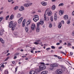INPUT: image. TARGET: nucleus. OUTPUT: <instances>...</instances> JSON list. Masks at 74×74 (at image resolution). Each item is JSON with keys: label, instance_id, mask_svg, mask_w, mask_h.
I'll list each match as a JSON object with an SVG mask.
<instances>
[{"label": "nucleus", "instance_id": "4c0bfd02", "mask_svg": "<svg viewBox=\"0 0 74 74\" xmlns=\"http://www.w3.org/2000/svg\"><path fill=\"white\" fill-rule=\"evenodd\" d=\"M20 8H21V10H25L24 7L22 6H21V7H20Z\"/></svg>", "mask_w": 74, "mask_h": 74}, {"label": "nucleus", "instance_id": "4468645a", "mask_svg": "<svg viewBox=\"0 0 74 74\" xmlns=\"http://www.w3.org/2000/svg\"><path fill=\"white\" fill-rule=\"evenodd\" d=\"M25 30L26 32H28L29 31V28L28 27H25Z\"/></svg>", "mask_w": 74, "mask_h": 74}, {"label": "nucleus", "instance_id": "a18cd8bd", "mask_svg": "<svg viewBox=\"0 0 74 74\" xmlns=\"http://www.w3.org/2000/svg\"><path fill=\"white\" fill-rule=\"evenodd\" d=\"M61 53H63V54H64V55H66V53L63 51H61Z\"/></svg>", "mask_w": 74, "mask_h": 74}, {"label": "nucleus", "instance_id": "dca6fc26", "mask_svg": "<svg viewBox=\"0 0 74 74\" xmlns=\"http://www.w3.org/2000/svg\"><path fill=\"white\" fill-rule=\"evenodd\" d=\"M40 23L41 25H44V21H42L41 20H40Z\"/></svg>", "mask_w": 74, "mask_h": 74}, {"label": "nucleus", "instance_id": "8fccbe9b", "mask_svg": "<svg viewBox=\"0 0 74 74\" xmlns=\"http://www.w3.org/2000/svg\"><path fill=\"white\" fill-rule=\"evenodd\" d=\"M17 69H18V67L17 66L15 68V73L16 72V71H17Z\"/></svg>", "mask_w": 74, "mask_h": 74}, {"label": "nucleus", "instance_id": "680f3d73", "mask_svg": "<svg viewBox=\"0 0 74 74\" xmlns=\"http://www.w3.org/2000/svg\"><path fill=\"white\" fill-rule=\"evenodd\" d=\"M70 45H71V44L70 43H68V46H70Z\"/></svg>", "mask_w": 74, "mask_h": 74}, {"label": "nucleus", "instance_id": "7c9ffc66", "mask_svg": "<svg viewBox=\"0 0 74 74\" xmlns=\"http://www.w3.org/2000/svg\"><path fill=\"white\" fill-rule=\"evenodd\" d=\"M61 70H62V72L63 71H65V68H62Z\"/></svg>", "mask_w": 74, "mask_h": 74}, {"label": "nucleus", "instance_id": "58836bf2", "mask_svg": "<svg viewBox=\"0 0 74 74\" xmlns=\"http://www.w3.org/2000/svg\"><path fill=\"white\" fill-rule=\"evenodd\" d=\"M67 23L68 25H70V21H67Z\"/></svg>", "mask_w": 74, "mask_h": 74}, {"label": "nucleus", "instance_id": "c85d7f7f", "mask_svg": "<svg viewBox=\"0 0 74 74\" xmlns=\"http://www.w3.org/2000/svg\"><path fill=\"white\" fill-rule=\"evenodd\" d=\"M64 5V3H61L60 4H59V6H63Z\"/></svg>", "mask_w": 74, "mask_h": 74}, {"label": "nucleus", "instance_id": "72a5a7b5", "mask_svg": "<svg viewBox=\"0 0 74 74\" xmlns=\"http://www.w3.org/2000/svg\"><path fill=\"white\" fill-rule=\"evenodd\" d=\"M9 18V15H8L6 17L5 19L6 20H8V19Z\"/></svg>", "mask_w": 74, "mask_h": 74}, {"label": "nucleus", "instance_id": "a878e982", "mask_svg": "<svg viewBox=\"0 0 74 74\" xmlns=\"http://www.w3.org/2000/svg\"><path fill=\"white\" fill-rule=\"evenodd\" d=\"M18 8H19V7L18 6H16L14 8V10H18Z\"/></svg>", "mask_w": 74, "mask_h": 74}, {"label": "nucleus", "instance_id": "0e129e2a", "mask_svg": "<svg viewBox=\"0 0 74 74\" xmlns=\"http://www.w3.org/2000/svg\"><path fill=\"white\" fill-rule=\"evenodd\" d=\"M61 22L63 24H64V21H62Z\"/></svg>", "mask_w": 74, "mask_h": 74}, {"label": "nucleus", "instance_id": "bf43d9fd", "mask_svg": "<svg viewBox=\"0 0 74 74\" xmlns=\"http://www.w3.org/2000/svg\"><path fill=\"white\" fill-rule=\"evenodd\" d=\"M70 54L71 55H73V53L72 52H70Z\"/></svg>", "mask_w": 74, "mask_h": 74}, {"label": "nucleus", "instance_id": "3c124183", "mask_svg": "<svg viewBox=\"0 0 74 74\" xmlns=\"http://www.w3.org/2000/svg\"><path fill=\"white\" fill-rule=\"evenodd\" d=\"M12 27V30H14V29H15V28H14V27Z\"/></svg>", "mask_w": 74, "mask_h": 74}, {"label": "nucleus", "instance_id": "37998d69", "mask_svg": "<svg viewBox=\"0 0 74 74\" xmlns=\"http://www.w3.org/2000/svg\"><path fill=\"white\" fill-rule=\"evenodd\" d=\"M71 69H72V68H71V67L69 66L68 68V70H71Z\"/></svg>", "mask_w": 74, "mask_h": 74}, {"label": "nucleus", "instance_id": "338daca9", "mask_svg": "<svg viewBox=\"0 0 74 74\" xmlns=\"http://www.w3.org/2000/svg\"><path fill=\"white\" fill-rule=\"evenodd\" d=\"M62 48V47H58V49H61Z\"/></svg>", "mask_w": 74, "mask_h": 74}, {"label": "nucleus", "instance_id": "052dcab7", "mask_svg": "<svg viewBox=\"0 0 74 74\" xmlns=\"http://www.w3.org/2000/svg\"><path fill=\"white\" fill-rule=\"evenodd\" d=\"M57 0H51V1L53 2H54L55 1H56Z\"/></svg>", "mask_w": 74, "mask_h": 74}, {"label": "nucleus", "instance_id": "f257e3e1", "mask_svg": "<svg viewBox=\"0 0 74 74\" xmlns=\"http://www.w3.org/2000/svg\"><path fill=\"white\" fill-rule=\"evenodd\" d=\"M40 66H39V69H36L35 72L37 73H39V72L41 71L45 70V69H46V66L45 65H44V63L42 62L40 63Z\"/></svg>", "mask_w": 74, "mask_h": 74}, {"label": "nucleus", "instance_id": "774afa93", "mask_svg": "<svg viewBox=\"0 0 74 74\" xmlns=\"http://www.w3.org/2000/svg\"><path fill=\"white\" fill-rule=\"evenodd\" d=\"M16 58H17V57H16V56H14V59H15Z\"/></svg>", "mask_w": 74, "mask_h": 74}, {"label": "nucleus", "instance_id": "f8f14e48", "mask_svg": "<svg viewBox=\"0 0 74 74\" xmlns=\"http://www.w3.org/2000/svg\"><path fill=\"white\" fill-rule=\"evenodd\" d=\"M48 73V71H43L41 72V74H46Z\"/></svg>", "mask_w": 74, "mask_h": 74}, {"label": "nucleus", "instance_id": "13d9d810", "mask_svg": "<svg viewBox=\"0 0 74 74\" xmlns=\"http://www.w3.org/2000/svg\"><path fill=\"white\" fill-rule=\"evenodd\" d=\"M72 35L73 36H74V31L73 32L72 34Z\"/></svg>", "mask_w": 74, "mask_h": 74}, {"label": "nucleus", "instance_id": "bb28decb", "mask_svg": "<svg viewBox=\"0 0 74 74\" xmlns=\"http://www.w3.org/2000/svg\"><path fill=\"white\" fill-rule=\"evenodd\" d=\"M3 34V32L1 30H0V36H2Z\"/></svg>", "mask_w": 74, "mask_h": 74}, {"label": "nucleus", "instance_id": "c9c22d12", "mask_svg": "<svg viewBox=\"0 0 74 74\" xmlns=\"http://www.w3.org/2000/svg\"><path fill=\"white\" fill-rule=\"evenodd\" d=\"M19 55V53H16V54H14L15 56H18V55Z\"/></svg>", "mask_w": 74, "mask_h": 74}, {"label": "nucleus", "instance_id": "1a4fd4ad", "mask_svg": "<svg viewBox=\"0 0 74 74\" xmlns=\"http://www.w3.org/2000/svg\"><path fill=\"white\" fill-rule=\"evenodd\" d=\"M33 20L34 21V22H37V21H38V20H39V17L34 18L33 19Z\"/></svg>", "mask_w": 74, "mask_h": 74}, {"label": "nucleus", "instance_id": "cd10ccee", "mask_svg": "<svg viewBox=\"0 0 74 74\" xmlns=\"http://www.w3.org/2000/svg\"><path fill=\"white\" fill-rule=\"evenodd\" d=\"M54 64V67H56L58 66V65L56 64Z\"/></svg>", "mask_w": 74, "mask_h": 74}, {"label": "nucleus", "instance_id": "0eeeda50", "mask_svg": "<svg viewBox=\"0 0 74 74\" xmlns=\"http://www.w3.org/2000/svg\"><path fill=\"white\" fill-rule=\"evenodd\" d=\"M50 66L51 67L50 68V70H53V69L54 68V64H50Z\"/></svg>", "mask_w": 74, "mask_h": 74}, {"label": "nucleus", "instance_id": "9b49d317", "mask_svg": "<svg viewBox=\"0 0 74 74\" xmlns=\"http://www.w3.org/2000/svg\"><path fill=\"white\" fill-rule=\"evenodd\" d=\"M63 18L65 20H67L68 19V16L67 15H65L64 16Z\"/></svg>", "mask_w": 74, "mask_h": 74}, {"label": "nucleus", "instance_id": "a211bd4d", "mask_svg": "<svg viewBox=\"0 0 74 74\" xmlns=\"http://www.w3.org/2000/svg\"><path fill=\"white\" fill-rule=\"evenodd\" d=\"M40 22H38V23H37V27H40Z\"/></svg>", "mask_w": 74, "mask_h": 74}, {"label": "nucleus", "instance_id": "b1692460", "mask_svg": "<svg viewBox=\"0 0 74 74\" xmlns=\"http://www.w3.org/2000/svg\"><path fill=\"white\" fill-rule=\"evenodd\" d=\"M55 8H56L55 6V5H53L52 7V10H55Z\"/></svg>", "mask_w": 74, "mask_h": 74}, {"label": "nucleus", "instance_id": "de8ad7c7", "mask_svg": "<svg viewBox=\"0 0 74 74\" xmlns=\"http://www.w3.org/2000/svg\"><path fill=\"white\" fill-rule=\"evenodd\" d=\"M8 71H7V70H5V73L6 74H8Z\"/></svg>", "mask_w": 74, "mask_h": 74}, {"label": "nucleus", "instance_id": "473e14b6", "mask_svg": "<svg viewBox=\"0 0 74 74\" xmlns=\"http://www.w3.org/2000/svg\"><path fill=\"white\" fill-rule=\"evenodd\" d=\"M54 21H56V20H57V18L56 16H54Z\"/></svg>", "mask_w": 74, "mask_h": 74}, {"label": "nucleus", "instance_id": "79ce46f5", "mask_svg": "<svg viewBox=\"0 0 74 74\" xmlns=\"http://www.w3.org/2000/svg\"><path fill=\"white\" fill-rule=\"evenodd\" d=\"M44 64H45V65H47V66H49V65H50V64H45L44 63V64H43V65H44V66H45Z\"/></svg>", "mask_w": 74, "mask_h": 74}, {"label": "nucleus", "instance_id": "c03bdc74", "mask_svg": "<svg viewBox=\"0 0 74 74\" xmlns=\"http://www.w3.org/2000/svg\"><path fill=\"white\" fill-rule=\"evenodd\" d=\"M14 0H8V1L9 3H10V2H12Z\"/></svg>", "mask_w": 74, "mask_h": 74}, {"label": "nucleus", "instance_id": "2f4dec72", "mask_svg": "<svg viewBox=\"0 0 74 74\" xmlns=\"http://www.w3.org/2000/svg\"><path fill=\"white\" fill-rule=\"evenodd\" d=\"M50 20L51 22H53V17L51 16L50 17Z\"/></svg>", "mask_w": 74, "mask_h": 74}, {"label": "nucleus", "instance_id": "6e6552de", "mask_svg": "<svg viewBox=\"0 0 74 74\" xmlns=\"http://www.w3.org/2000/svg\"><path fill=\"white\" fill-rule=\"evenodd\" d=\"M23 19V18H21L18 21V23H21V22L22 21V20Z\"/></svg>", "mask_w": 74, "mask_h": 74}, {"label": "nucleus", "instance_id": "7ed1b4c3", "mask_svg": "<svg viewBox=\"0 0 74 74\" xmlns=\"http://www.w3.org/2000/svg\"><path fill=\"white\" fill-rule=\"evenodd\" d=\"M56 73L58 74H61L62 73V70L60 69H57L56 71Z\"/></svg>", "mask_w": 74, "mask_h": 74}, {"label": "nucleus", "instance_id": "9d476101", "mask_svg": "<svg viewBox=\"0 0 74 74\" xmlns=\"http://www.w3.org/2000/svg\"><path fill=\"white\" fill-rule=\"evenodd\" d=\"M41 4L42 5H44V6H45V5H47V2H42L41 3Z\"/></svg>", "mask_w": 74, "mask_h": 74}, {"label": "nucleus", "instance_id": "864d4df0", "mask_svg": "<svg viewBox=\"0 0 74 74\" xmlns=\"http://www.w3.org/2000/svg\"><path fill=\"white\" fill-rule=\"evenodd\" d=\"M58 58L59 59H61V57L58 56Z\"/></svg>", "mask_w": 74, "mask_h": 74}, {"label": "nucleus", "instance_id": "423d86ee", "mask_svg": "<svg viewBox=\"0 0 74 74\" xmlns=\"http://www.w3.org/2000/svg\"><path fill=\"white\" fill-rule=\"evenodd\" d=\"M29 74H37V73L34 71H30Z\"/></svg>", "mask_w": 74, "mask_h": 74}, {"label": "nucleus", "instance_id": "5fc2aeb1", "mask_svg": "<svg viewBox=\"0 0 74 74\" xmlns=\"http://www.w3.org/2000/svg\"><path fill=\"white\" fill-rule=\"evenodd\" d=\"M36 41L37 42H40V41H41V40H37Z\"/></svg>", "mask_w": 74, "mask_h": 74}, {"label": "nucleus", "instance_id": "f704fd0d", "mask_svg": "<svg viewBox=\"0 0 74 74\" xmlns=\"http://www.w3.org/2000/svg\"><path fill=\"white\" fill-rule=\"evenodd\" d=\"M0 42H1L2 44H4V41L3 39Z\"/></svg>", "mask_w": 74, "mask_h": 74}, {"label": "nucleus", "instance_id": "09e8293b", "mask_svg": "<svg viewBox=\"0 0 74 74\" xmlns=\"http://www.w3.org/2000/svg\"><path fill=\"white\" fill-rule=\"evenodd\" d=\"M52 25L51 24H50L49 25V27H52Z\"/></svg>", "mask_w": 74, "mask_h": 74}, {"label": "nucleus", "instance_id": "aec40b11", "mask_svg": "<svg viewBox=\"0 0 74 74\" xmlns=\"http://www.w3.org/2000/svg\"><path fill=\"white\" fill-rule=\"evenodd\" d=\"M36 31L37 32H39L40 31V27H37V28L36 29Z\"/></svg>", "mask_w": 74, "mask_h": 74}, {"label": "nucleus", "instance_id": "39448f33", "mask_svg": "<svg viewBox=\"0 0 74 74\" xmlns=\"http://www.w3.org/2000/svg\"><path fill=\"white\" fill-rule=\"evenodd\" d=\"M31 28L32 30H34L36 29V25L34 24H32L31 25Z\"/></svg>", "mask_w": 74, "mask_h": 74}, {"label": "nucleus", "instance_id": "e2e57ef3", "mask_svg": "<svg viewBox=\"0 0 74 74\" xmlns=\"http://www.w3.org/2000/svg\"><path fill=\"white\" fill-rule=\"evenodd\" d=\"M38 12H41V10H38Z\"/></svg>", "mask_w": 74, "mask_h": 74}, {"label": "nucleus", "instance_id": "49530a36", "mask_svg": "<svg viewBox=\"0 0 74 74\" xmlns=\"http://www.w3.org/2000/svg\"><path fill=\"white\" fill-rule=\"evenodd\" d=\"M34 44H36V45H38V44L39 43H37V42H35L34 43Z\"/></svg>", "mask_w": 74, "mask_h": 74}, {"label": "nucleus", "instance_id": "ddd939ff", "mask_svg": "<svg viewBox=\"0 0 74 74\" xmlns=\"http://www.w3.org/2000/svg\"><path fill=\"white\" fill-rule=\"evenodd\" d=\"M25 21V19H24L23 22V27H25V21Z\"/></svg>", "mask_w": 74, "mask_h": 74}, {"label": "nucleus", "instance_id": "69168bd1", "mask_svg": "<svg viewBox=\"0 0 74 74\" xmlns=\"http://www.w3.org/2000/svg\"><path fill=\"white\" fill-rule=\"evenodd\" d=\"M2 13H3V11L0 12V15L1 14H2Z\"/></svg>", "mask_w": 74, "mask_h": 74}, {"label": "nucleus", "instance_id": "5701e85b", "mask_svg": "<svg viewBox=\"0 0 74 74\" xmlns=\"http://www.w3.org/2000/svg\"><path fill=\"white\" fill-rule=\"evenodd\" d=\"M18 18H20L21 16V14L20 13H18V15H17Z\"/></svg>", "mask_w": 74, "mask_h": 74}, {"label": "nucleus", "instance_id": "4be33fe9", "mask_svg": "<svg viewBox=\"0 0 74 74\" xmlns=\"http://www.w3.org/2000/svg\"><path fill=\"white\" fill-rule=\"evenodd\" d=\"M58 27L59 28H60H60H61L62 27V24H61V23H60L59 24V25L58 26Z\"/></svg>", "mask_w": 74, "mask_h": 74}, {"label": "nucleus", "instance_id": "a19ab883", "mask_svg": "<svg viewBox=\"0 0 74 74\" xmlns=\"http://www.w3.org/2000/svg\"><path fill=\"white\" fill-rule=\"evenodd\" d=\"M51 48H52V49H55V47L53 46H51Z\"/></svg>", "mask_w": 74, "mask_h": 74}, {"label": "nucleus", "instance_id": "4d7b16f0", "mask_svg": "<svg viewBox=\"0 0 74 74\" xmlns=\"http://www.w3.org/2000/svg\"><path fill=\"white\" fill-rule=\"evenodd\" d=\"M10 55V53H8L6 55V56H9V55Z\"/></svg>", "mask_w": 74, "mask_h": 74}, {"label": "nucleus", "instance_id": "393cba45", "mask_svg": "<svg viewBox=\"0 0 74 74\" xmlns=\"http://www.w3.org/2000/svg\"><path fill=\"white\" fill-rule=\"evenodd\" d=\"M18 32H15L13 33V34L14 36H17V35H18Z\"/></svg>", "mask_w": 74, "mask_h": 74}, {"label": "nucleus", "instance_id": "20e7f679", "mask_svg": "<svg viewBox=\"0 0 74 74\" xmlns=\"http://www.w3.org/2000/svg\"><path fill=\"white\" fill-rule=\"evenodd\" d=\"M32 4H33L32 3H28V2L27 3H25L24 4L23 6H24V7H29V6L32 5Z\"/></svg>", "mask_w": 74, "mask_h": 74}, {"label": "nucleus", "instance_id": "f03ea898", "mask_svg": "<svg viewBox=\"0 0 74 74\" xmlns=\"http://www.w3.org/2000/svg\"><path fill=\"white\" fill-rule=\"evenodd\" d=\"M16 23H13L11 21L9 23V27L10 28H11L12 27H16Z\"/></svg>", "mask_w": 74, "mask_h": 74}, {"label": "nucleus", "instance_id": "6ab92c4d", "mask_svg": "<svg viewBox=\"0 0 74 74\" xmlns=\"http://www.w3.org/2000/svg\"><path fill=\"white\" fill-rule=\"evenodd\" d=\"M64 13V11L61 10L59 11V14H63V13Z\"/></svg>", "mask_w": 74, "mask_h": 74}, {"label": "nucleus", "instance_id": "f3484780", "mask_svg": "<svg viewBox=\"0 0 74 74\" xmlns=\"http://www.w3.org/2000/svg\"><path fill=\"white\" fill-rule=\"evenodd\" d=\"M52 15V12H51V11H50L48 13V16H51Z\"/></svg>", "mask_w": 74, "mask_h": 74}, {"label": "nucleus", "instance_id": "603ef678", "mask_svg": "<svg viewBox=\"0 0 74 74\" xmlns=\"http://www.w3.org/2000/svg\"><path fill=\"white\" fill-rule=\"evenodd\" d=\"M56 45H60V43L58 42L56 43Z\"/></svg>", "mask_w": 74, "mask_h": 74}, {"label": "nucleus", "instance_id": "c756f323", "mask_svg": "<svg viewBox=\"0 0 74 74\" xmlns=\"http://www.w3.org/2000/svg\"><path fill=\"white\" fill-rule=\"evenodd\" d=\"M34 17L35 18H38L39 16H38V15H36L34 16Z\"/></svg>", "mask_w": 74, "mask_h": 74}, {"label": "nucleus", "instance_id": "6e6d98bb", "mask_svg": "<svg viewBox=\"0 0 74 74\" xmlns=\"http://www.w3.org/2000/svg\"><path fill=\"white\" fill-rule=\"evenodd\" d=\"M50 48H49L46 49V50L47 51H49V50H50Z\"/></svg>", "mask_w": 74, "mask_h": 74}, {"label": "nucleus", "instance_id": "2eb2a0df", "mask_svg": "<svg viewBox=\"0 0 74 74\" xmlns=\"http://www.w3.org/2000/svg\"><path fill=\"white\" fill-rule=\"evenodd\" d=\"M30 21H28L27 23H26V24H27V26H28V25H30Z\"/></svg>", "mask_w": 74, "mask_h": 74}, {"label": "nucleus", "instance_id": "412c9836", "mask_svg": "<svg viewBox=\"0 0 74 74\" xmlns=\"http://www.w3.org/2000/svg\"><path fill=\"white\" fill-rule=\"evenodd\" d=\"M13 17H14V15H11L9 19L12 20V19H13Z\"/></svg>", "mask_w": 74, "mask_h": 74}, {"label": "nucleus", "instance_id": "e433bc0d", "mask_svg": "<svg viewBox=\"0 0 74 74\" xmlns=\"http://www.w3.org/2000/svg\"><path fill=\"white\" fill-rule=\"evenodd\" d=\"M3 19H4V18H3V17H0V22H1V21Z\"/></svg>", "mask_w": 74, "mask_h": 74}, {"label": "nucleus", "instance_id": "ea45409f", "mask_svg": "<svg viewBox=\"0 0 74 74\" xmlns=\"http://www.w3.org/2000/svg\"><path fill=\"white\" fill-rule=\"evenodd\" d=\"M47 19V18H46V16H45V14H44V20L45 21H46V19Z\"/></svg>", "mask_w": 74, "mask_h": 74}]
</instances>
